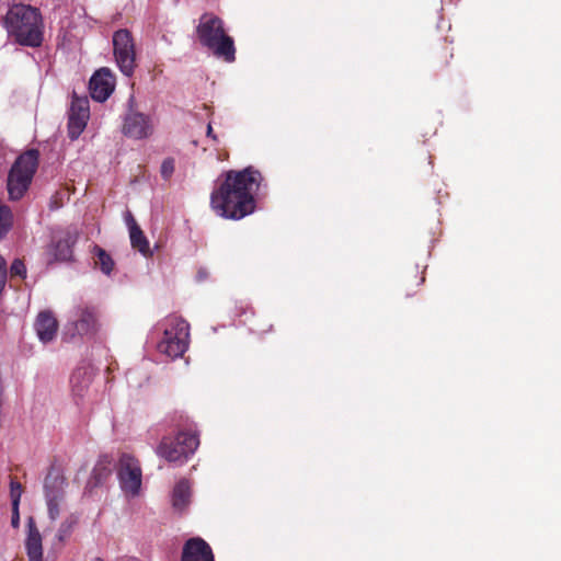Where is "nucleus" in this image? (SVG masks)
<instances>
[{
	"label": "nucleus",
	"mask_w": 561,
	"mask_h": 561,
	"mask_svg": "<svg viewBox=\"0 0 561 561\" xmlns=\"http://www.w3.org/2000/svg\"><path fill=\"white\" fill-rule=\"evenodd\" d=\"M261 181V173L252 168L228 171L225 181L210 195L211 209L226 219L244 218L254 210V194Z\"/></svg>",
	"instance_id": "1"
},
{
	"label": "nucleus",
	"mask_w": 561,
	"mask_h": 561,
	"mask_svg": "<svg viewBox=\"0 0 561 561\" xmlns=\"http://www.w3.org/2000/svg\"><path fill=\"white\" fill-rule=\"evenodd\" d=\"M3 25L9 36L20 45L37 47L43 42L42 15L30 4H11L3 18Z\"/></svg>",
	"instance_id": "2"
},
{
	"label": "nucleus",
	"mask_w": 561,
	"mask_h": 561,
	"mask_svg": "<svg viewBox=\"0 0 561 561\" xmlns=\"http://www.w3.org/2000/svg\"><path fill=\"white\" fill-rule=\"evenodd\" d=\"M201 44L210 49L217 57L231 62L234 60L233 39L224 30L222 21L210 13L201 16L196 27Z\"/></svg>",
	"instance_id": "3"
},
{
	"label": "nucleus",
	"mask_w": 561,
	"mask_h": 561,
	"mask_svg": "<svg viewBox=\"0 0 561 561\" xmlns=\"http://www.w3.org/2000/svg\"><path fill=\"white\" fill-rule=\"evenodd\" d=\"M38 165V151L30 149L19 156L8 175V193L13 201L20 199L27 191Z\"/></svg>",
	"instance_id": "4"
},
{
	"label": "nucleus",
	"mask_w": 561,
	"mask_h": 561,
	"mask_svg": "<svg viewBox=\"0 0 561 561\" xmlns=\"http://www.w3.org/2000/svg\"><path fill=\"white\" fill-rule=\"evenodd\" d=\"M162 325L163 336L157 345L158 351L171 358L182 356L188 347V323L181 318L170 317Z\"/></svg>",
	"instance_id": "5"
},
{
	"label": "nucleus",
	"mask_w": 561,
	"mask_h": 561,
	"mask_svg": "<svg viewBox=\"0 0 561 561\" xmlns=\"http://www.w3.org/2000/svg\"><path fill=\"white\" fill-rule=\"evenodd\" d=\"M67 334L71 339H92L102 328L101 314L96 307L90 305L77 306L67 324Z\"/></svg>",
	"instance_id": "6"
},
{
	"label": "nucleus",
	"mask_w": 561,
	"mask_h": 561,
	"mask_svg": "<svg viewBox=\"0 0 561 561\" xmlns=\"http://www.w3.org/2000/svg\"><path fill=\"white\" fill-rule=\"evenodd\" d=\"M199 439L196 434L181 432L175 438L164 437L156 449L158 456L170 462L185 460L198 447Z\"/></svg>",
	"instance_id": "7"
},
{
	"label": "nucleus",
	"mask_w": 561,
	"mask_h": 561,
	"mask_svg": "<svg viewBox=\"0 0 561 561\" xmlns=\"http://www.w3.org/2000/svg\"><path fill=\"white\" fill-rule=\"evenodd\" d=\"M117 477L119 486L127 497L138 496L142 483L139 461L129 454H123L118 460Z\"/></svg>",
	"instance_id": "8"
},
{
	"label": "nucleus",
	"mask_w": 561,
	"mask_h": 561,
	"mask_svg": "<svg viewBox=\"0 0 561 561\" xmlns=\"http://www.w3.org/2000/svg\"><path fill=\"white\" fill-rule=\"evenodd\" d=\"M114 57L119 70L130 77L135 70V44L127 30H118L113 35Z\"/></svg>",
	"instance_id": "9"
},
{
	"label": "nucleus",
	"mask_w": 561,
	"mask_h": 561,
	"mask_svg": "<svg viewBox=\"0 0 561 561\" xmlns=\"http://www.w3.org/2000/svg\"><path fill=\"white\" fill-rule=\"evenodd\" d=\"M90 117L87 98L75 96L69 112L68 131L71 139H77L87 126Z\"/></svg>",
	"instance_id": "10"
},
{
	"label": "nucleus",
	"mask_w": 561,
	"mask_h": 561,
	"mask_svg": "<svg viewBox=\"0 0 561 561\" xmlns=\"http://www.w3.org/2000/svg\"><path fill=\"white\" fill-rule=\"evenodd\" d=\"M115 79L107 68L98 70L90 79V93L98 102L106 101L113 93Z\"/></svg>",
	"instance_id": "11"
},
{
	"label": "nucleus",
	"mask_w": 561,
	"mask_h": 561,
	"mask_svg": "<svg viewBox=\"0 0 561 561\" xmlns=\"http://www.w3.org/2000/svg\"><path fill=\"white\" fill-rule=\"evenodd\" d=\"M123 131L130 138L142 139L152 133V125L148 116L141 113H131L125 118Z\"/></svg>",
	"instance_id": "12"
},
{
	"label": "nucleus",
	"mask_w": 561,
	"mask_h": 561,
	"mask_svg": "<svg viewBox=\"0 0 561 561\" xmlns=\"http://www.w3.org/2000/svg\"><path fill=\"white\" fill-rule=\"evenodd\" d=\"M182 561H214V556L204 539L191 538L183 547Z\"/></svg>",
	"instance_id": "13"
},
{
	"label": "nucleus",
	"mask_w": 561,
	"mask_h": 561,
	"mask_svg": "<svg viewBox=\"0 0 561 561\" xmlns=\"http://www.w3.org/2000/svg\"><path fill=\"white\" fill-rule=\"evenodd\" d=\"M34 329L41 342L53 341L58 331V321L49 310L41 311L35 320Z\"/></svg>",
	"instance_id": "14"
},
{
	"label": "nucleus",
	"mask_w": 561,
	"mask_h": 561,
	"mask_svg": "<svg viewBox=\"0 0 561 561\" xmlns=\"http://www.w3.org/2000/svg\"><path fill=\"white\" fill-rule=\"evenodd\" d=\"M25 550L28 561H43V539L33 517L27 519Z\"/></svg>",
	"instance_id": "15"
},
{
	"label": "nucleus",
	"mask_w": 561,
	"mask_h": 561,
	"mask_svg": "<svg viewBox=\"0 0 561 561\" xmlns=\"http://www.w3.org/2000/svg\"><path fill=\"white\" fill-rule=\"evenodd\" d=\"M125 222L129 231V239L131 247L138 250L142 255H150L149 242L144 234L142 230L136 222L133 214L130 211L125 213Z\"/></svg>",
	"instance_id": "16"
},
{
	"label": "nucleus",
	"mask_w": 561,
	"mask_h": 561,
	"mask_svg": "<svg viewBox=\"0 0 561 561\" xmlns=\"http://www.w3.org/2000/svg\"><path fill=\"white\" fill-rule=\"evenodd\" d=\"M66 480L58 471H50L44 481L45 500L65 502Z\"/></svg>",
	"instance_id": "17"
},
{
	"label": "nucleus",
	"mask_w": 561,
	"mask_h": 561,
	"mask_svg": "<svg viewBox=\"0 0 561 561\" xmlns=\"http://www.w3.org/2000/svg\"><path fill=\"white\" fill-rule=\"evenodd\" d=\"M191 488L186 480H181L173 490L172 504L178 511H183L190 503Z\"/></svg>",
	"instance_id": "18"
},
{
	"label": "nucleus",
	"mask_w": 561,
	"mask_h": 561,
	"mask_svg": "<svg viewBox=\"0 0 561 561\" xmlns=\"http://www.w3.org/2000/svg\"><path fill=\"white\" fill-rule=\"evenodd\" d=\"M13 217L10 208L5 205L0 204V240L11 229Z\"/></svg>",
	"instance_id": "19"
},
{
	"label": "nucleus",
	"mask_w": 561,
	"mask_h": 561,
	"mask_svg": "<svg viewBox=\"0 0 561 561\" xmlns=\"http://www.w3.org/2000/svg\"><path fill=\"white\" fill-rule=\"evenodd\" d=\"M95 254L98 256L95 264L100 266L104 274L110 275L114 267V262L111 256L99 247L95 248Z\"/></svg>",
	"instance_id": "20"
},
{
	"label": "nucleus",
	"mask_w": 561,
	"mask_h": 561,
	"mask_svg": "<svg viewBox=\"0 0 561 561\" xmlns=\"http://www.w3.org/2000/svg\"><path fill=\"white\" fill-rule=\"evenodd\" d=\"M55 256L59 261H69L72 256V249L69 239L61 240L56 244Z\"/></svg>",
	"instance_id": "21"
},
{
	"label": "nucleus",
	"mask_w": 561,
	"mask_h": 561,
	"mask_svg": "<svg viewBox=\"0 0 561 561\" xmlns=\"http://www.w3.org/2000/svg\"><path fill=\"white\" fill-rule=\"evenodd\" d=\"M73 526H75V520L69 519V518H68V519H66V520H64V522L60 524V526H59V528H58V531H57V534H56L57 539H58L59 541H64V540H66V539L70 536V534H71V531H72Z\"/></svg>",
	"instance_id": "22"
},
{
	"label": "nucleus",
	"mask_w": 561,
	"mask_h": 561,
	"mask_svg": "<svg viewBox=\"0 0 561 561\" xmlns=\"http://www.w3.org/2000/svg\"><path fill=\"white\" fill-rule=\"evenodd\" d=\"M48 516L51 520H56L61 512L64 502L46 500Z\"/></svg>",
	"instance_id": "23"
},
{
	"label": "nucleus",
	"mask_w": 561,
	"mask_h": 561,
	"mask_svg": "<svg viewBox=\"0 0 561 561\" xmlns=\"http://www.w3.org/2000/svg\"><path fill=\"white\" fill-rule=\"evenodd\" d=\"M11 499H12V506H19L20 500L22 495V488L20 483L12 482L11 483Z\"/></svg>",
	"instance_id": "24"
},
{
	"label": "nucleus",
	"mask_w": 561,
	"mask_h": 561,
	"mask_svg": "<svg viewBox=\"0 0 561 561\" xmlns=\"http://www.w3.org/2000/svg\"><path fill=\"white\" fill-rule=\"evenodd\" d=\"M174 171V161L167 159L161 164V174L164 179H169Z\"/></svg>",
	"instance_id": "25"
},
{
	"label": "nucleus",
	"mask_w": 561,
	"mask_h": 561,
	"mask_svg": "<svg viewBox=\"0 0 561 561\" xmlns=\"http://www.w3.org/2000/svg\"><path fill=\"white\" fill-rule=\"evenodd\" d=\"M11 274L21 276V277H25L26 268H25L24 263L20 260H15L11 265Z\"/></svg>",
	"instance_id": "26"
},
{
	"label": "nucleus",
	"mask_w": 561,
	"mask_h": 561,
	"mask_svg": "<svg viewBox=\"0 0 561 561\" xmlns=\"http://www.w3.org/2000/svg\"><path fill=\"white\" fill-rule=\"evenodd\" d=\"M11 525L13 528H18L20 525V513H19V506H12V518H11Z\"/></svg>",
	"instance_id": "27"
},
{
	"label": "nucleus",
	"mask_w": 561,
	"mask_h": 561,
	"mask_svg": "<svg viewBox=\"0 0 561 561\" xmlns=\"http://www.w3.org/2000/svg\"><path fill=\"white\" fill-rule=\"evenodd\" d=\"M207 136L210 137L213 140L217 141V136L213 131V127L210 124L207 126Z\"/></svg>",
	"instance_id": "28"
},
{
	"label": "nucleus",
	"mask_w": 561,
	"mask_h": 561,
	"mask_svg": "<svg viewBox=\"0 0 561 561\" xmlns=\"http://www.w3.org/2000/svg\"><path fill=\"white\" fill-rule=\"evenodd\" d=\"M78 379V375H73L72 378H71V382H72V388H73V391H76L77 389V383H76V380Z\"/></svg>",
	"instance_id": "29"
},
{
	"label": "nucleus",
	"mask_w": 561,
	"mask_h": 561,
	"mask_svg": "<svg viewBox=\"0 0 561 561\" xmlns=\"http://www.w3.org/2000/svg\"><path fill=\"white\" fill-rule=\"evenodd\" d=\"M83 388H87V385H83V387L77 388L76 392L78 396H82Z\"/></svg>",
	"instance_id": "30"
},
{
	"label": "nucleus",
	"mask_w": 561,
	"mask_h": 561,
	"mask_svg": "<svg viewBox=\"0 0 561 561\" xmlns=\"http://www.w3.org/2000/svg\"><path fill=\"white\" fill-rule=\"evenodd\" d=\"M94 561H103L101 558H95Z\"/></svg>",
	"instance_id": "31"
}]
</instances>
